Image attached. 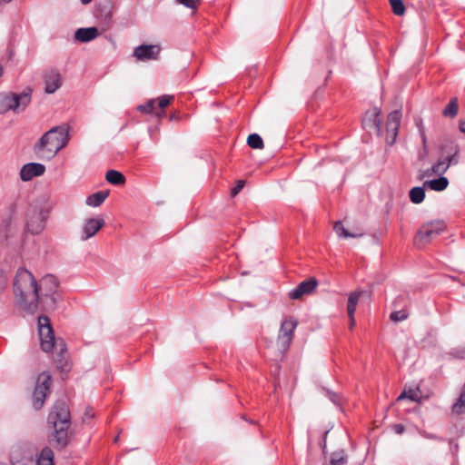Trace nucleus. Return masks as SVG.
Segmentation results:
<instances>
[{
	"mask_svg": "<svg viewBox=\"0 0 465 465\" xmlns=\"http://www.w3.org/2000/svg\"><path fill=\"white\" fill-rule=\"evenodd\" d=\"M12 0H0V3H10Z\"/></svg>",
	"mask_w": 465,
	"mask_h": 465,
	"instance_id": "44",
	"label": "nucleus"
},
{
	"mask_svg": "<svg viewBox=\"0 0 465 465\" xmlns=\"http://www.w3.org/2000/svg\"><path fill=\"white\" fill-rule=\"evenodd\" d=\"M45 91L47 94H54L62 85V77L58 71L50 69L44 74Z\"/></svg>",
	"mask_w": 465,
	"mask_h": 465,
	"instance_id": "17",
	"label": "nucleus"
},
{
	"mask_svg": "<svg viewBox=\"0 0 465 465\" xmlns=\"http://www.w3.org/2000/svg\"><path fill=\"white\" fill-rule=\"evenodd\" d=\"M59 286V282L55 276L54 275H46L43 277L38 284V290L40 294V301L45 302V299H49V302H46L47 306L53 307L55 302V297L57 289Z\"/></svg>",
	"mask_w": 465,
	"mask_h": 465,
	"instance_id": "7",
	"label": "nucleus"
},
{
	"mask_svg": "<svg viewBox=\"0 0 465 465\" xmlns=\"http://www.w3.org/2000/svg\"><path fill=\"white\" fill-rule=\"evenodd\" d=\"M14 292L23 310L30 313L37 311L40 302L38 283L29 271L18 269L14 281Z\"/></svg>",
	"mask_w": 465,
	"mask_h": 465,
	"instance_id": "1",
	"label": "nucleus"
},
{
	"mask_svg": "<svg viewBox=\"0 0 465 465\" xmlns=\"http://www.w3.org/2000/svg\"><path fill=\"white\" fill-rule=\"evenodd\" d=\"M394 431L398 434H401L404 431V426L401 424H396L393 426Z\"/></svg>",
	"mask_w": 465,
	"mask_h": 465,
	"instance_id": "39",
	"label": "nucleus"
},
{
	"mask_svg": "<svg viewBox=\"0 0 465 465\" xmlns=\"http://www.w3.org/2000/svg\"><path fill=\"white\" fill-rule=\"evenodd\" d=\"M104 225V220L101 217L87 219L82 227V240L85 241L94 236Z\"/></svg>",
	"mask_w": 465,
	"mask_h": 465,
	"instance_id": "16",
	"label": "nucleus"
},
{
	"mask_svg": "<svg viewBox=\"0 0 465 465\" xmlns=\"http://www.w3.org/2000/svg\"><path fill=\"white\" fill-rule=\"evenodd\" d=\"M51 385V375L47 372L41 373L37 378L36 386L33 394V406L40 410L49 393Z\"/></svg>",
	"mask_w": 465,
	"mask_h": 465,
	"instance_id": "8",
	"label": "nucleus"
},
{
	"mask_svg": "<svg viewBox=\"0 0 465 465\" xmlns=\"http://www.w3.org/2000/svg\"><path fill=\"white\" fill-rule=\"evenodd\" d=\"M427 438L434 439L435 437L434 436H427Z\"/></svg>",
	"mask_w": 465,
	"mask_h": 465,
	"instance_id": "46",
	"label": "nucleus"
},
{
	"mask_svg": "<svg viewBox=\"0 0 465 465\" xmlns=\"http://www.w3.org/2000/svg\"><path fill=\"white\" fill-rule=\"evenodd\" d=\"M349 318H350V329H352L355 325V318H354V313H351V315H348Z\"/></svg>",
	"mask_w": 465,
	"mask_h": 465,
	"instance_id": "40",
	"label": "nucleus"
},
{
	"mask_svg": "<svg viewBox=\"0 0 465 465\" xmlns=\"http://www.w3.org/2000/svg\"><path fill=\"white\" fill-rule=\"evenodd\" d=\"M298 325V321L293 317H285L282 322L278 340L284 350H287L293 339V333Z\"/></svg>",
	"mask_w": 465,
	"mask_h": 465,
	"instance_id": "9",
	"label": "nucleus"
},
{
	"mask_svg": "<svg viewBox=\"0 0 465 465\" xmlns=\"http://www.w3.org/2000/svg\"><path fill=\"white\" fill-rule=\"evenodd\" d=\"M449 185V180L444 176H440L437 179L425 181L423 183L424 188H429L436 192L445 190Z\"/></svg>",
	"mask_w": 465,
	"mask_h": 465,
	"instance_id": "21",
	"label": "nucleus"
},
{
	"mask_svg": "<svg viewBox=\"0 0 465 465\" xmlns=\"http://www.w3.org/2000/svg\"><path fill=\"white\" fill-rule=\"evenodd\" d=\"M318 286V281L315 278H310L302 282L295 289L289 292V298L292 300H299L303 295L312 293Z\"/></svg>",
	"mask_w": 465,
	"mask_h": 465,
	"instance_id": "14",
	"label": "nucleus"
},
{
	"mask_svg": "<svg viewBox=\"0 0 465 465\" xmlns=\"http://www.w3.org/2000/svg\"><path fill=\"white\" fill-rule=\"evenodd\" d=\"M38 330L41 341V348L44 351L49 352L53 349L55 350L54 361L62 371L69 370V364L66 357V346L63 340H55L54 331L52 329L50 320L46 316H40L38 318Z\"/></svg>",
	"mask_w": 465,
	"mask_h": 465,
	"instance_id": "3",
	"label": "nucleus"
},
{
	"mask_svg": "<svg viewBox=\"0 0 465 465\" xmlns=\"http://www.w3.org/2000/svg\"><path fill=\"white\" fill-rule=\"evenodd\" d=\"M403 399H409L411 401H416L418 400L417 392L414 390L404 391L397 398V401H400Z\"/></svg>",
	"mask_w": 465,
	"mask_h": 465,
	"instance_id": "34",
	"label": "nucleus"
},
{
	"mask_svg": "<svg viewBox=\"0 0 465 465\" xmlns=\"http://www.w3.org/2000/svg\"><path fill=\"white\" fill-rule=\"evenodd\" d=\"M36 465H54V452L49 447H45L42 450Z\"/></svg>",
	"mask_w": 465,
	"mask_h": 465,
	"instance_id": "24",
	"label": "nucleus"
},
{
	"mask_svg": "<svg viewBox=\"0 0 465 465\" xmlns=\"http://www.w3.org/2000/svg\"><path fill=\"white\" fill-rule=\"evenodd\" d=\"M3 72H4L3 66L0 64V78L3 75Z\"/></svg>",
	"mask_w": 465,
	"mask_h": 465,
	"instance_id": "43",
	"label": "nucleus"
},
{
	"mask_svg": "<svg viewBox=\"0 0 465 465\" xmlns=\"http://www.w3.org/2000/svg\"><path fill=\"white\" fill-rule=\"evenodd\" d=\"M69 140V127L55 126L42 135L35 144L34 151L40 159L51 160L68 144Z\"/></svg>",
	"mask_w": 465,
	"mask_h": 465,
	"instance_id": "2",
	"label": "nucleus"
},
{
	"mask_svg": "<svg viewBox=\"0 0 465 465\" xmlns=\"http://www.w3.org/2000/svg\"><path fill=\"white\" fill-rule=\"evenodd\" d=\"M105 179L114 185H122L125 183L124 174L116 170H109L105 174Z\"/></svg>",
	"mask_w": 465,
	"mask_h": 465,
	"instance_id": "25",
	"label": "nucleus"
},
{
	"mask_svg": "<svg viewBox=\"0 0 465 465\" xmlns=\"http://www.w3.org/2000/svg\"><path fill=\"white\" fill-rule=\"evenodd\" d=\"M108 195V192L100 191L94 193L87 197L86 204L89 206L97 207L105 201Z\"/></svg>",
	"mask_w": 465,
	"mask_h": 465,
	"instance_id": "23",
	"label": "nucleus"
},
{
	"mask_svg": "<svg viewBox=\"0 0 465 465\" xmlns=\"http://www.w3.org/2000/svg\"><path fill=\"white\" fill-rule=\"evenodd\" d=\"M31 102V90H25L20 94L10 93L0 94V114L7 111H24Z\"/></svg>",
	"mask_w": 465,
	"mask_h": 465,
	"instance_id": "4",
	"label": "nucleus"
},
{
	"mask_svg": "<svg viewBox=\"0 0 465 465\" xmlns=\"http://www.w3.org/2000/svg\"><path fill=\"white\" fill-rule=\"evenodd\" d=\"M401 112L400 110L392 111L387 118L385 140L389 144H393L398 135L399 127L401 120Z\"/></svg>",
	"mask_w": 465,
	"mask_h": 465,
	"instance_id": "12",
	"label": "nucleus"
},
{
	"mask_svg": "<svg viewBox=\"0 0 465 465\" xmlns=\"http://www.w3.org/2000/svg\"><path fill=\"white\" fill-rule=\"evenodd\" d=\"M54 440L60 447H64L68 442L67 430L69 425H59L58 422L54 421Z\"/></svg>",
	"mask_w": 465,
	"mask_h": 465,
	"instance_id": "20",
	"label": "nucleus"
},
{
	"mask_svg": "<svg viewBox=\"0 0 465 465\" xmlns=\"http://www.w3.org/2000/svg\"><path fill=\"white\" fill-rule=\"evenodd\" d=\"M361 294V292H354L350 293L349 298H348V304H347L348 315H351V313H355Z\"/></svg>",
	"mask_w": 465,
	"mask_h": 465,
	"instance_id": "27",
	"label": "nucleus"
},
{
	"mask_svg": "<svg viewBox=\"0 0 465 465\" xmlns=\"http://www.w3.org/2000/svg\"><path fill=\"white\" fill-rule=\"evenodd\" d=\"M410 199L413 203H420L423 202L425 198L424 188L422 187H413L409 193Z\"/></svg>",
	"mask_w": 465,
	"mask_h": 465,
	"instance_id": "29",
	"label": "nucleus"
},
{
	"mask_svg": "<svg viewBox=\"0 0 465 465\" xmlns=\"http://www.w3.org/2000/svg\"><path fill=\"white\" fill-rule=\"evenodd\" d=\"M92 0H81V3L83 5H88L89 3H91Z\"/></svg>",
	"mask_w": 465,
	"mask_h": 465,
	"instance_id": "42",
	"label": "nucleus"
},
{
	"mask_svg": "<svg viewBox=\"0 0 465 465\" xmlns=\"http://www.w3.org/2000/svg\"><path fill=\"white\" fill-rule=\"evenodd\" d=\"M408 318V313L405 310L396 311L391 313L390 319L393 322L404 321Z\"/></svg>",
	"mask_w": 465,
	"mask_h": 465,
	"instance_id": "33",
	"label": "nucleus"
},
{
	"mask_svg": "<svg viewBox=\"0 0 465 465\" xmlns=\"http://www.w3.org/2000/svg\"><path fill=\"white\" fill-rule=\"evenodd\" d=\"M459 152L458 145H451L448 155L444 158H440L430 168L423 171L420 178L445 173L450 165H456L459 163Z\"/></svg>",
	"mask_w": 465,
	"mask_h": 465,
	"instance_id": "5",
	"label": "nucleus"
},
{
	"mask_svg": "<svg viewBox=\"0 0 465 465\" xmlns=\"http://www.w3.org/2000/svg\"><path fill=\"white\" fill-rule=\"evenodd\" d=\"M16 206L11 204L5 211L0 221V233L7 238L13 235L17 229L16 217H15Z\"/></svg>",
	"mask_w": 465,
	"mask_h": 465,
	"instance_id": "11",
	"label": "nucleus"
},
{
	"mask_svg": "<svg viewBox=\"0 0 465 465\" xmlns=\"http://www.w3.org/2000/svg\"><path fill=\"white\" fill-rule=\"evenodd\" d=\"M138 110L145 114H154L158 117H162L163 115V111H156L155 100H150L146 104L139 105Z\"/></svg>",
	"mask_w": 465,
	"mask_h": 465,
	"instance_id": "28",
	"label": "nucleus"
},
{
	"mask_svg": "<svg viewBox=\"0 0 465 465\" xmlns=\"http://www.w3.org/2000/svg\"><path fill=\"white\" fill-rule=\"evenodd\" d=\"M160 51L161 47L158 45H142L134 48V56L140 61L155 60Z\"/></svg>",
	"mask_w": 465,
	"mask_h": 465,
	"instance_id": "15",
	"label": "nucleus"
},
{
	"mask_svg": "<svg viewBox=\"0 0 465 465\" xmlns=\"http://www.w3.org/2000/svg\"><path fill=\"white\" fill-rule=\"evenodd\" d=\"M333 230L337 233L339 237L342 238H358L364 235V232L361 231H357L354 232H350L342 224L341 222H336L333 226Z\"/></svg>",
	"mask_w": 465,
	"mask_h": 465,
	"instance_id": "22",
	"label": "nucleus"
},
{
	"mask_svg": "<svg viewBox=\"0 0 465 465\" xmlns=\"http://www.w3.org/2000/svg\"><path fill=\"white\" fill-rule=\"evenodd\" d=\"M459 110L458 100L457 98H453L450 101L447 106L443 110V114L445 116L454 117L457 115Z\"/></svg>",
	"mask_w": 465,
	"mask_h": 465,
	"instance_id": "31",
	"label": "nucleus"
},
{
	"mask_svg": "<svg viewBox=\"0 0 465 465\" xmlns=\"http://www.w3.org/2000/svg\"><path fill=\"white\" fill-rule=\"evenodd\" d=\"M98 35L99 32L96 27L79 28L74 34L75 39L81 43L90 42Z\"/></svg>",
	"mask_w": 465,
	"mask_h": 465,
	"instance_id": "19",
	"label": "nucleus"
},
{
	"mask_svg": "<svg viewBox=\"0 0 465 465\" xmlns=\"http://www.w3.org/2000/svg\"><path fill=\"white\" fill-rule=\"evenodd\" d=\"M370 116L371 125L380 134L381 132V121L380 119L381 110L379 108H373L371 111L367 113Z\"/></svg>",
	"mask_w": 465,
	"mask_h": 465,
	"instance_id": "26",
	"label": "nucleus"
},
{
	"mask_svg": "<svg viewBox=\"0 0 465 465\" xmlns=\"http://www.w3.org/2000/svg\"><path fill=\"white\" fill-rule=\"evenodd\" d=\"M248 145L252 149H262L264 147L262 137L257 134H252L247 138Z\"/></svg>",
	"mask_w": 465,
	"mask_h": 465,
	"instance_id": "30",
	"label": "nucleus"
},
{
	"mask_svg": "<svg viewBox=\"0 0 465 465\" xmlns=\"http://www.w3.org/2000/svg\"><path fill=\"white\" fill-rule=\"evenodd\" d=\"M173 96L171 95H162L158 98V107L163 110L166 106L170 104V103L173 101Z\"/></svg>",
	"mask_w": 465,
	"mask_h": 465,
	"instance_id": "35",
	"label": "nucleus"
},
{
	"mask_svg": "<svg viewBox=\"0 0 465 465\" xmlns=\"http://www.w3.org/2000/svg\"><path fill=\"white\" fill-rule=\"evenodd\" d=\"M392 12L396 15H402L405 13V6L402 0H390Z\"/></svg>",
	"mask_w": 465,
	"mask_h": 465,
	"instance_id": "32",
	"label": "nucleus"
},
{
	"mask_svg": "<svg viewBox=\"0 0 465 465\" xmlns=\"http://www.w3.org/2000/svg\"><path fill=\"white\" fill-rule=\"evenodd\" d=\"M460 132L465 134V121L460 123Z\"/></svg>",
	"mask_w": 465,
	"mask_h": 465,
	"instance_id": "41",
	"label": "nucleus"
},
{
	"mask_svg": "<svg viewBox=\"0 0 465 465\" xmlns=\"http://www.w3.org/2000/svg\"><path fill=\"white\" fill-rule=\"evenodd\" d=\"M244 186V181L242 180H239L237 182V184L232 189V195L234 196L236 195L237 193H240V191L243 188Z\"/></svg>",
	"mask_w": 465,
	"mask_h": 465,
	"instance_id": "38",
	"label": "nucleus"
},
{
	"mask_svg": "<svg viewBox=\"0 0 465 465\" xmlns=\"http://www.w3.org/2000/svg\"><path fill=\"white\" fill-rule=\"evenodd\" d=\"M46 216L43 211L32 209L27 214L25 230L31 234L41 233L45 227Z\"/></svg>",
	"mask_w": 465,
	"mask_h": 465,
	"instance_id": "10",
	"label": "nucleus"
},
{
	"mask_svg": "<svg viewBox=\"0 0 465 465\" xmlns=\"http://www.w3.org/2000/svg\"><path fill=\"white\" fill-rule=\"evenodd\" d=\"M346 462L345 457L342 453H333L331 458V463L332 465H343Z\"/></svg>",
	"mask_w": 465,
	"mask_h": 465,
	"instance_id": "36",
	"label": "nucleus"
},
{
	"mask_svg": "<svg viewBox=\"0 0 465 465\" xmlns=\"http://www.w3.org/2000/svg\"><path fill=\"white\" fill-rule=\"evenodd\" d=\"M201 0H178V2L184 6L195 9Z\"/></svg>",
	"mask_w": 465,
	"mask_h": 465,
	"instance_id": "37",
	"label": "nucleus"
},
{
	"mask_svg": "<svg viewBox=\"0 0 465 465\" xmlns=\"http://www.w3.org/2000/svg\"><path fill=\"white\" fill-rule=\"evenodd\" d=\"M446 224L443 221H433L423 224L417 232L416 241L425 245L430 242L435 237L443 232Z\"/></svg>",
	"mask_w": 465,
	"mask_h": 465,
	"instance_id": "6",
	"label": "nucleus"
},
{
	"mask_svg": "<svg viewBox=\"0 0 465 465\" xmlns=\"http://www.w3.org/2000/svg\"><path fill=\"white\" fill-rule=\"evenodd\" d=\"M45 172V166L39 163H30L25 164L20 171V178L22 181L27 182L34 177L41 176Z\"/></svg>",
	"mask_w": 465,
	"mask_h": 465,
	"instance_id": "18",
	"label": "nucleus"
},
{
	"mask_svg": "<svg viewBox=\"0 0 465 465\" xmlns=\"http://www.w3.org/2000/svg\"><path fill=\"white\" fill-rule=\"evenodd\" d=\"M48 420L54 425V421L59 425H69L70 412L68 406L64 402H57L53 411L49 414Z\"/></svg>",
	"mask_w": 465,
	"mask_h": 465,
	"instance_id": "13",
	"label": "nucleus"
},
{
	"mask_svg": "<svg viewBox=\"0 0 465 465\" xmlns=\"http://www.w3.org/2000/svg\"><path fill=\"white\" fill-rule=\"evenodd\" d=\"M2 282L3 283H5V279L4 277H2Z\"/></svg>",
	"mask_w": 465,
	"mask_h": 465,
	"instance_id": "45",
	"label": "nucleus"
}]
</instances>
